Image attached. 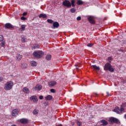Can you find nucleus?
Listing matches in <instances>:
<instances>
[{
    "mask_svg": "<svg viewBox=\"0 0 126 126\" xmlns=\"http://www.w3.org/2000/svg\"><path fill=\"white\" fill-rule=\"evenodd\" d=\"M83 3H84V2L82 0H77V4L78 5H82Z\"/></svg>",
    "mask_w": 126,
    "mask_h": 126,
    "instance_id": "393cba45",
    "label": "nucleus"
},
{
    "mask_svg": "<svg viewBox=\"0 0 126 126\" xmlns=\"http://www.w3.org/2000/svg\"><path fill=\"white\" fill-rule=\"evenodd\" d=\"M25 28H26V25H22L19 28V31L24 32V31H25Z\"/></svg>",
    "mask_w": 126,
    "mask_h": 126,
    "instance_id": "4468645a",
    "label": "nucleus"
},
{
    "mask_svg": "<svg viewBox=\"0 0 126 126\" xmlns=\"http://www.w3.org/2000/svg\"><path fill=\"white\" fill-rule=\"evenodd\" d=\"M42 85L37 84L34 88H33V89L35 91H40L42 90Z\"/></svg>",
    "mask_w": 126,
    "mask_h": 126,
    "instance_id": "0eeeda50",
    "label": "nucleus"
},
{
    "mask_svg": "<svg viewBox=\"0 0 126 126\" xmlns=\"http://www.w3.org/2000/svg\"><path fill=\"white\" fill-rule=\"evenodd\" d=\"M107 96H110V93L109 92H106Z\"/></svg>",
    "mask_w": 126,
    "mask_h": 126,
    "instance_id": "c03bdc74",
    "label": "nucleus"
},
{
    "mask_svg": "<svg viewBox=\"0 0 126 126\" xmlns=\"http://www.w3.org/2000/svg\"><path fill=\"white\" fill-rule=\"evenodd\" d=\"M95 95H98L97 94H95Z\"/></svg>",
    "mask_w": 126,
    "mask_h": 126,
    "instance_id": "3c124183",
    "label": "nucleus"
},
{
    "mask_svg": "<svg viewBox=\"0 0 126 126\" xmlns=\"http://www.w3.org/2000/svg\"><path fill=\"white\" fill-rule=\"evenodd\" d=\"M92 67L94 68V70H100V67L97 66L96 65H92Z\"/></svg>",
    "mask_w": 126,
    "mask_h": 126,
    "instance_id": "a211bd4d",
    "label": "nucleus"
},
{
    "mask_svg": "<svg viewBox=\"0 0 126 126\" xmlns=\"http://www.w3.org/2000/svg\"><path fill=\"white\" fill-rule=\"evenodd\" d=\"M5 28L6 29H13V26L10 23H6L5 25Z\"/></svg>",
    "mask_w": 126,
    "mask_h": 126,
    "instance_id": "9d476101",
    "label": "nucleus"
},
{
    "mask_svg": "<svg viewBox=\"0 0 126 126\" xmlns=\"http://www.w3.org/2000/svg\"><path fill=\"white\" fill-rule=\"evenodd\" d=\"M52 99H53V96L51 95H48L45 97V99L47 100V101H50V100H52Z\"/></svg>",
    "mask_w": 126,
    "mask_h": 126,
    "instance_id": "6ab92c4d",
    "label": "nucleus"
},
{
    "mask_svg": "<svg viewBox=\"0 0 126 126\" xmlns=\"http://www.w3.org/2000/svg\"><path fill=\"white\" fill-rule=\"evenodd\" d=\"M70 11L71 13H74L76 11V9L74 8H72L70 9Z\"/></svg>",
    "mask_w": 126,
    "mask_h": 126,
    "instance_id": "cd10ccee",
    "label": "nucleus"
},
{
    "mask_svg": "<svg viewBox=\"0 0 126 126\" xmlns=\"http://www.w3.org/2000/svg\"><path fill=\"white\" fill-rule=\"evenodd\" d=\"M33 48H40V46L38 44H35V46H33Z\"/></svg>",
    "mask_w": 126,
    "mask_h": 126,
    "instance_id": "58836bf2",
    "label": "nucleus"
},
{
    "mask_svg": "<svg viewBox=\"0 0 126 126\" xmlns=\"http://www.w3.org/2000/svg\"><path fill=\"white\" fill-rule=\"evenodd\" d=\"M22 15L23 16H26V15H27V12H24Z\"/></svg>",
    "mask_w": 126,
    "mask_h": 126,
    "instance_id": "a19ab883",
    "label": "nucleus"
},
{
    "mask_svg": "<svg viewBox=\"0 0 126 126\" xmlns=\"http://www.w3.org/2000/svg\"><path fill=\"white\" fill-rule=\"evenodd\" d=\"M104 70H109L111 72H114V68L112 67V65L110 63H106L104 66Z\"/></svg>",
    "mask_w": 126,
    "mask_h": 126,
    "instance_id": "7ed1b4c3",
    "label": "nucleus"
},
{
    "mask_svg": "<svg viewBox=\"0 0 126 126\" xmlns=\"http://www.w3.org/2000/svg\"><path fill=\"white\" fill-rule=\"evenodd\" d=\"M33 56L36 59H41L44 56V53L42 51L35 52L33 53Z\"/></svg>",
    "mask_w": 126,
    "mask_h": 126,
    "instance_id": "f257e3e1",
    "label": "nucleus"
},
{
    "mask_svg": "<svg viewBox=\"0 0 126 126\" xmlns=\"http://www.w3.org/2000/svg\"><path fill=\"white\" fill-rule=\"evenodd\" d=\"M32 114L34 116H37V115H38V114H39V110H38L37 109H34L32 111Z\"/></svg>",
    "mask_w": 126,
    "mask_h": 126,
    "instance_id": "f3484780",
    "label": "nucleus"
},
{
    "mask_svg": "<svg viewBox=\"0 0 126 126\" xmlns=\"http://www.w3.org/2000/svg\"><path fill=\"white\" fill-rule=\"evenodd\" d=\"M77 126H82V123L81 122H80V121H77Z\"/></svg>",
    "mask_w": 126,
    "mask_h": 126,
    "instance_id": "2f4dec72",
    "label": "nucleus"
},
{
    "mask_svg": "<svg viewBox=\"0 0 126 126\" xmlns=\"http://www.w3.org/2000/svg\"><path fill=\"white\" fill-rule=\"evenodd\" d=\"M71 6L72 5L73 7H74L75 6V4H74L75 1L74 0H71Z\"/></svg>",
    "mask_w": 126,
    "mask_h": 126,
    "instance_id": "c85d7f7f",
    "label": "nucleus"
},
{
    "mask_svg": "<svg viewBox=\"0 0 126 126\" xmlns=\"http://www.w3.org/2000/svg\"><path fill=\"white\" fill-rule=\"evenodd\" d=\"M39 18H47V15L46 14H40L39 15Z\"/></svg>",
    "mask_w": 126,
    "mask_h": 126,
    "instance_id": "aec40b11",
    "label": "nucleus"
},
{
    "mask_svg": "<svg viewBox=\"0 0 126 126\" xmlns=\"http://www.w3.org/2000/svg\"><path fill=\"white\" fill-rule=\"evenodd\" d=\"M43 98H44V96H43V95H40L39 96V98L40 99V100H43Z\"/></svg>",
    "mask_w": 126,
    "mask_h": 126,
    "instance_id": "ea45409f",
    "label": "nucleus"
},
{
    "mask_svg": "<svg viewBox=\"0 0 126 126\" xmlns=\"http://www.w3.org/2000/svg\"><path fill=\"white\" fill-rule=\"evenodd\" d=\"M22 67H23V68H27V63H22Z\"/></svg>",
    "mask_w": 126,
    "mask_h": 126,
    "instance_id": "bb28decb",
    "label": "nucleus"
},
{
    "mask_svg": "<svg viewBox=\"0 0 126 126\" xmlns=\"http://www.w3.org/2000/svg\"><path fill=\"white\" fill-rule=\"evenodd\" d=\"M120 51L123 52H124V50H120Z\"/></svg>",
    "mask_w": 126,
    "mask_h": 126,
    "instance_id": "de8ad7c7",
    "label": "nucleus"
},
{
    "mask_svg": "<svg viewBox=\"0 0 126 126\" xmlns=\"http://www.w3.org/2000/svg\"><path fill=\"white\" fill-rule=\"evenodd\" d=\"M45 59L47 60V61H51L52 59V55L50 54L46 55Z\"/></svg>",
    "mask_w": 126,
    "mask_h": 126,
    "instance_id": "4be33fe9",
    "label": "nucleus"
},
{
    "mask_svg": "<svg viewBox=\"0 0 126 126\" xmlns=\"http://www.w3.org/2000/svg\"><path fill=\"white\" fill-rule=\"evenodd\" d=\"M31 101H33L34 103H37L38 102V98L35 95H33L30 97Z\"/></svg>",
    "mask_w": 126,
    "mask_h": 126,
    "instance_id": "6e6552de",
    "label": "nucleus"
},
{
    "mask_svg": "<svg viewBox=\"0 0 126 126\" xmlns=\"http://www.w3.org/2000/svg\"><path fill=\"white\" fill-rule=\"evenodd\" d=\"M77 20L78 21H80V20H81V17L80 16H78L77 17Z\"/></svg>",
    "mask_w": 126,
    "mask_h": 126,
    "instance_id": "e433bc0d",
    "label": "nucleus"
},
{
    "mask_svg": "<svg viewBox=\"0 0 126 126\" xmlns=\"http://www.w3.org/2000/svg\"><path fill=\"white\" fill-rule=\"evenodd\" d=\"M93 45H94L93 43H89L87 44V46L91 47H93Z\"/></svg>",
    "mask_w": 126,
    "mask_h": 126,
    "instance_id": "c9c22d12",
    "label": "nucleus"
},
{
    "mask_svg": "<svg viewBox=\"0 0 126 126\" xmlns=\"http://www.w3.org/2000/svg\"><path fill=\"white\" fill-rule=\"evenodd\" d=\"M77 65H77V64L75 65V66H76V69H77V70L78 69V67H77Z\"/></svg>",
    "mask_w": 126,
    "mask_h": 126,
    "instance_id": "a18cd8bd",
    "label": "nucleus"
},
{
    "mask_svg": "<svg viewBox=\"0 0 126 126\" xmlns=\"http://www.w3.org/2000/svg\"><path fill=\"white\" fill-rule=\"evenodd\" d=\"M22 59V55H17L16 56V60L17 61H20Z\"/></svg>",
    "mask_w": 126,
    "mask_h": 126,
    "instance_id": "5701e85b",
    "label": "nucleus"
},
{
    "mask_svg": "<svg viewBox=\"0 0 126 126\" xmlns=\"http://www.w3.org/2000/svg\"><path fill=\"white\" fill-rule=\"evenodd\" d=\"M3 80V78L0 77V82H1Z\"/></svg>",
    "mask_w": 126,
    "mask_h": 126,
    "instance_id": "37998d69",
    "label": "nucleus"
},
{
    "mask_svg": "<svg viewBox=\"0 0 126 126\" xmlns=\"http://www.w3.org/2000/svg\"><path fill=\"white\" fill-rule=\"evenodd\" d=\"M124 111H125V108H124V107H121L120 108L119 107H116L113 110V112H115V113H117V114H122Z\"/></svg>",
    "mask_w": 126,
    "mask_h": 126,
    "instance_id": "20e7f679",
    "label": "nucleus"
},
{
    "mask_svg": "<svg viewBox=\"0 0 126 126\" xmlns=\"http://www.w3.org/2000/svg\"><path fill=\"white\" fill-rule=\"evenodd\" d=\"M43 104H44V106H48V102H43Z\"/></svg>",
    "mask_w": 126,
    "mask_h": 126,
    "instance_id": "79ce46f5",
    "label": "nucleus"
},
{
    "mask_svg": "<svg viewBox=\"0 0 126 126\" xmlns=\"http://www.w3.org/2000/svg\"><path fill=\"white\" fill-rule=\"evenodd\" d=\"M109 122L114 124H119L120 123V121L119 119L115 118V117H111L109 118Z\"/></svg>",
    "mask_w": 126,
    "mask_h": 126,
    "instance_id": "423d86ee",
    "label": "nucleus"
},
{
    "mask_svg": "<svg viewBox=\"0 0 126 126\" xmlns=\"http://www.w3.org/2000/svg\"><path fill=\"white\" fill-rule=\"evenodd\" d=\"M1 41H3V36H2L1 35H0V42H1Z\"/></svg>",
    "mask_w": 126,
    "mask_h": 126,
    "instance_id": "f704fd0d",
    "label": "nucleus"
},
{
    "mask_svg": "<svg viewBox=\"0 0 126 126\" xmlns=\"http://www.w3.org/2000/svg\"><path fill=\"white\" fill-rule=\"evenodd\" d=\"M60 27V24L58 22H55L53 23V29H56V28H59Z\"/></svg>",
    "mask_w": 126,
    "mask_h": 126,
    "instance_id": "1a4fd4ad",
    "label": "nucleus"
},
{
    "mask_svg": "<svg viewBox=\"0 0 126 126\" xmlns=\"http://www.w3.org/2000/svg\"><path fill=\"white\" fill-rule=\"evenodd\" d=\"M23 91L25 93H27V94H28V93H29V89L27 87H25L24 88Z\"/></svg>",
    "mask_w": 126,
    "mask_h": 126,
    "instance_id": "412c9836",
    "label": "nucleus"
},
{
    "mask_svg": "<svg viewBox=\"0 0 126 126\" xmlns=\"http://www.w3.org/2000/svg\"><path fill=\"white\" fill-rule=\"evenodd\" d=\"M88 19L91 24H95V20H94V19L93 17H92V16L89 17Z\"/></svg>",
    "mask_w": 126,
    "mask_h": 126,
    "instance_id": "ddd939ff",
    "label": "nucleus"
},
{
    "mask_svg": "<svg viewBox=\"0 0 126 126\" xmlns=\"http://www.w3.org/2000/svg\"><path fill=\"white\" fill-rule=\"evenodd\" d=\"M13 86V83L12 81H10L9 82H7L4 85V89L5 90H10L12 89Z\"/></svg>",
    "mask_w": 126,
    "mask_h": 126,
    "instance_id": "f03ea898",
    "label": "nucleus"
},
{
    "mask_svg": "<svg viewBox=\"0 0 126 126\" xmlns=\"http://www.w3.org/2000/svg\"><path fill=\"white\" fill-rule=\"evenodd\" d=\"M112 60H113V57H109L107 59V61L109 62V63H111L112 62Z\"/></svg>",
    "mask_w": 126,
    "mask_h": 126,
    "instance_id": "7c9ffc66",
    "label": "nucleus"
},
{
    "mask_svg": "<svg viewBox=\"0 0 126 126\" xmlns=\"http://www.w3.org/2000/svg\"><path fill=\"white\" fill-rule=\"evenodd\" d=\"M100 123H102V124H101L100 126H107L108 125V122H107L105 120H101Z\"/></svg>",
    "mask_w": 126,
    "mask_h": 126,
    "instance_id": "dca6fc26",
    "label": "nucleus"
},
{
    "mask_svg": "<svg viewBox=\"0 0 126 126\" xmlns=\"http://www.w3.org/2000/svg\"><path fill=\"white\" fill-rule=\"evenodd\" d=\"M47 21L48 23H51V24L54 23V21L52 19H47Z\"/></svg>",
    "mask_w": 126,
    "mask_h": 126,
    "instance_id": "c756f323",
    "label": "nucleus"
},
{
    "mask_svg": "<svg viewBox=\"0 0 126 126\" xmlns=\"http://www.w3.org/2000/svg\"><path fill=\"white\" fill-rule=\"evenodd\" d=\"M124 117H125V119H126V114L125 115Z\"/></svg>",
    "mask_w": 126,
    "mask_h": 126,
    "instance_id": "09e8293b",
    "label": "nucleus"
},
{
    "mask_svg": "<svg viewBox=\"0 0 126 126\" xmlns=\"http://www.w3.org/2000/svg\"><path fill=\"white\" fill-rule=\"evenodd\" d=\"M57 126H63V125L60 124V125H58Z\"/></svg>",
    "mask_w": 126,
    "mask_h": 126,
    "instance_id": "49530a36",
    "label": "nucleus"
},
{
    "mask_svg": "<svg viewBox=\"0 0 126 126\" xmlns=\"http://www.w3.org/2000/svg\"><path fill=\"white\" fill-rule=\"evenodd\" d=\"M18 109H14L12 111V116L15 117L16 115H18Z\"/></svg>",
    "mask_w": 126,
    "mask_h": 126,
    "instance_id": "2eb2a0df",
    "label": "nucleus"
},
{
    "mask_svg": "<svg viewBox=\"0 0 126 126\" xmlns=\"http://www.w3.org/2000/svg\"><path fill=\"white\" fill-rule=\"evenodd\" d=\"M63 6H66L68 8H70L71 7V3L69 2L68 0H65L63 2Z\"/></svg>",
    "mask_w": 126,
    "mask_h": 126,
    "instance_id": "39448f33",
    "label": "nucleus"
},
{
    "mask_svg": "<svg viewBox=\"0 0 126 126\" xmlns=\"http://www.w3.org/2000/svg\"><path fill=\"white\" fill-rule=\"evenodd\" d=\"M31 64L32 66H36L37 63L35 61H31Z\"/></svg>",
    "mask_w": 126,
    "mask_h": 126,
    "instance_id": "b1692460",
    "label": "nucleus"
},
{
    "mask_svg": "<svg viewBox=\"0 0 126 126\" xmlns=\"http://www.w3.org/2000/svg\"><path fill=\"white\" fill-rule=\"evenodd\" d=\"M29 120L27 119L23 118L20 120V122L21 124H23L24 125H26V124H28Z\"/></svg>",
    "mask_w": 126,
    "mask_h": 126,
    "instance_id": "9b49d317",
    "label": "nucleus"
},
{
    "mask_svg": "<svg viewBox=\"0 0 126 126\" xmlns=\"http://www.w3.org/2000/svg\"><path fill=\"white\" fill-rule=\"evenodd\" d=\"M21 20L25 21V20H26V18H25L24 16H22L21 17Z\"/></svg>",
    "mask_w": 126,
    "mask_h": 126,
    "instance_id": "4c0bfd02",
    "label": "nucleus"
},
{
    "mask_svg": "<svg viewBox=\"0 0 126 126\" xmlns=\"http://www.w3.org/2000/svg\"><path fill=\"white\" fill-rule=\"evenodd\" d=\"M27 40V38H26L25 36H22V42H23V43H25Z\"/></svg>",
    "mask_w": 126,
    "mask_h": 126,
    "instance_id": "a878e982",
    "label": "nucleus"
},
{
    "mask_svg": "<svg viewBox=\"0 0 126 126\" xmlns=\"http://www.w3.org/2000/svg\"><path fill=\"white\" fill-rule=\"evenodd\" d=\"M11 126H16L15 125H11Z\"/></svg>",
    "mask_w": 126,
    "mask_h": 126,
    "instance_id": "8fccbe9b",
    "label": "nucleus"
},
{
    "mask_svg": "<svg viewBox=\"0 0 126 126\" xmlns=\"http://www.w3.org/2000/svg\"><path fill=\"white\" fill-rule=\"evenodd\" d=\"M50 92H51V93H56V90L54 89H51L50 90Z\"/></svg>",
    "mask_w": 126,
    "mask_h": 126,
    "instance_id": "72a5a7b5",
    "label": "nucleus"
},
{
    "mask_svg": "<svg viewBox=\"0 0 126 126\" xmlns=\"http://www.w3.org/2000/svg\"><path fill=\"white\" fill-rule=\"evenodd\" d=\"M5 46V42L4 41H2L1 43V46L4 47Z\"/></svg>",
    "mask_w": 126,
    "mask_h": 126,
    "instance_id": "473e14b6",
    "label": "nucleus"
},
{
    "mask_svg": "<svg viewBox=\"0 0 126 126\" xmlns=\"http://www.w3.org/2000/svg\"><path fill=\"white\" fill-rule=\"evenodd\" d=\"M57 85V82L55 81H50L48 83V85L49 87H53L55 86V85Z\"/></svg>",
    "mask_w": 126,
    "mask_h": 126,
    "instance_id": "f8f14e48",
    "label": "nucleus"
}]
</instances>
